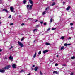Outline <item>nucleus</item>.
Returning <instances> with one entry per match:
<instances>
[{"label":"nucleus","instance_id":"obj_1","mask_svg":"<svg viewBox=\"0 0 75 75\" xmlns=\"http://www.w3.org/2000/svg\"><path fill=\"white\" fill-rule=\"evenodd\" d=\"M29 2L30 3V4H31V5H28L27 6V8L28 9V10H31V9H32V8H33V1L32 0H29ZM28 7H29V9L28 8Z\"/></svg>","mask_w":75,"mask_h":75},{"label":"nucleus","instance_id":"obj_2","mask_svg":"<svg viewBox=\"0 0 75 75\" xmlns=\"http://www.w3.org/2000/svg\"><path fill=\"white\" fill-rule=\"evenodd\" d=\"M18 43L19 45L21 47V48L24 47V45H23L22 43L20 41H18Z\"/></svg>","mask_w":75,"mask_h":75},{"label":"nucleus","instance_id":"obj_3","mask_svg":"<svg viewBox=\"0 0 75 75\" xmlns=\"http://www.w3.org/2000/svg\"><path fill=\"white\" fill-rule=\"evenodd\" d=\"M11 66L10 65H8L5 66L4 68H3L4 69L6 70L7 69H9Z\"/></svg>","mask_w":75,"mask_h":75},{"label":"nucleus","instance_id":"obj_4","mask_svg":"<svg viewBox=\"0 0 75 75\" xmlns=\"http://www.w3.org/2000/svg\"><path fill=\"white\" fill-rule=\"evenodd\" d=\"M10 9L11 12H13V13H15V11H14V8H13V7H10Z\"/></svg>","mask_w":75,"mask_h":75},{"label":"nucleus","instance_id":"obj_5","mask_svg":"<svg viewBox=\"0 0 75 75\" xmlns=\"http://www.w3.org/2000/svg\"><path fill=\"white\" fill-rule=\"evenodd\" d=\"M16 64H13L12 65V67L13 68H16Z\"/></svg>","mask_w":75,"mask_h":75},{"label":"nucleus","instance_id":"obj_6","mask_svg":"<svg viewBox=\"0 0 75 75\" xmlns=\"http://www.w3.org/2000/svg\"><path fill=\"white\" fill-rule=\"evenodd\" d=\"M5 72V70L3 69H0V72H1L2 73H4Z\"/></svg>","mask_w":75,"mask_h":75},{"label":"nucleus","instance_id":"obj_7","mask_svg":"<svg viewBox=\"0 0 75 75\" xmlns=\"http://www.w3.org/2000/svg\"><path fill=\"white\" fill-rule=\"evenodd\" d=\"M48 52V50H45L43 51V53H44V54H45L46 52Z\"/></svg>","mask_w":75,"mask_h":75},{"label":"nucleus","instance_id":"obj_8","mask_svg":"<svg viewBox=\"0 0 75 75\" xmlns=\"http://www.w3.org/2000/svg\"><path fill=\"white\" fill-rule=\"evenodd\" d=\"M34 70L35 71H36L38 70V67L36 66L35 67Z\"/></svg>","mask_w":75,"mask_h":75},{"label":"nucleus","instance_id":"obj_9","mask_svg":"<svg viewBox=\"0 0 75 75\" xmlns=\"http://www.w3.org/2000/svg\"><path fill=\"white\" fill-rule=\"evenodd\" d=\"M70 8H71V7L70 6H68L66 9V10H69Z\"/></svg>","mask_w":75,"mask_h":75},{"label":"nucleus","instance_id":"obj_10","mask_svg":"<svg viewBox=\"0 0 75 75\" xmlns=\"http://www.w3.org/2000/svg\"><path fill=\"white\" fill-rule=\"evenodd\" d=\"M3 11H4L6 12V13L8 12V11H7V10L5 9H3Z\"/></svg>","mask_w":75,"mask_h":75},{"label":"nucleus","instance_id":"obj_11","mask_svg":"<svg viewBox=\"0 0 75 75\" xmlns=\"http://www.w3.org/2000/svg\"><path fill=\"white\" fill-rule=\"evenodd\" d=\"M36 55H37V52H35V54L34 55L33 58H35Z\"/></svg>","mask_w":75,"mask_h":75},{"label":"nucleus","instance_id":"obj_12","mask_svg":"<svg viewBox=\"0 0 75 75\" xmlns=\"http://www.w3.org/2000/svg\"><path fill=\"white\" fill-rule=\"evenodd\" d=\"M37 29H35L33 30V33H34L35 32H37Z\"/></svg>","mask_w":75,"mask_h":75},{"label":"nucleus","instance_id":"obj_13","mask_svg":"<svg viewBox=\"0 0 75 75\" xmlns=\"http://www.w3.org/2000/svg\"><path fill=\"white\" fill-rule=\"evenodd\" d=\"M9 58L10 59H11V60H12V59H13V58L11 56H10Z\"/></svg>","mask_w":75,"mask_h":75},{"label":"nucleus","instance_id":"obj_14","mask_svg":"<svg viewBox=\"0 0 75 75\" xmlns=\"http://www.w3.org/2000/svg\"><path fill=\"white\" fill-rule=\"evenodd\" d=\"M23 4H25L27 3V1L25 0H24L23 1Z\"/></svg>","mask_w":75,"mask_h":75},{"label":"nucleus","instance_id":"obj_15","mask_svg":"<svg viewBox=\"0 0 75 75\" xmlns=\"http://www.w3.org/2000/svg\"><path fill=\"white\" fill-rule=\"evenodd\" d=\"M45 44L46 45H51V44L48 43V42H46L45 43Z\"/></svg>","mask_w":75,"mask_h":75},{"label":"nucleus","instance_id":"obj_16","mask_svg":"<svg viewBox=\"0 0 75 75\" xmlns=\"http://www.w3.org/2000/svg\"><path fill=\"white\" fill-rule=\"evenodd\" d=\"M64 37H65V36H62L61 38H60V39L62 40H64Z\"/></svg>","mask_w":75,"mask_h":75},{"label":"nucleus","instance_id":"obj_17","mask_svg":"<svg viewBox=\"0 0 75 75\" xmlns=\"http://www.w3.org/2000/svg\"><path fill=\"white\" fill-rule=\"evenodd\" d=\"M54 5H55V2H53V3H52V5H51V6H54Z\"/></svg>","mask_w":75,"mask_h":75},{"label":"nucleus","instance_id":"obj_18","mask_svg":"<svg viewBox=\"0 0 75 75\" xmlns=\"http://www.w3.org/2000/svg\"><path fill=\"white\" fill-rule=\"evenodd\" d=\"M24 72V71L23 70H21V71H19L20 73H22V72Z\"/></svg>","mask_w":75,"mask_h":75},{"label":"nucleus","instance_id":"obj_19","mask_svg":"<svg viewBox=\"0 0 75 75\" xmlns=\"http://www.w3.org/2000/svg\"><path fill=\"white\" fill-rule=\"evenodd\" d=\"M54 73H55V74H58V72L56 71H54L53 72V73L54 74Z\"/></svg>","mask_w":75,"mask_h":75},{"label":"nucleus","instance_id":"obj_20","mask_svg":"<svg viewBox=\"0 0 75 75\" xmlns=\"http://www.w3.org/2000/svg\"><path fill=\"white\" fill-rule=\"evenodd\" d=\"M64 47L62 46L61 47V50H63V49H64Z\"/></svg>","mask_w":75,"mask_h":75},{"label":"nucleus","instance_id":"obj_21","mask_svg":"<svg viewBox=\"0 0 75 75\" xmlns=\"http://www.w3.org/2000/svg\"><path fill=\"white\" fill-rule=\"evenodd\" d=\"M41 54V51H40L38 53V54H39V55H40V54Z\"/></svg>","mask_w":75,"mask_h":75},{"label":"nucleus","instance_id":"obj_22","mask_svg":"<svg viewBox=\"0 0 75 75\" xmlns=\"http://www.w3.org/2000/svg\"><path fill=\"white\" fill-rule=\"evenodd\" d=\"M46 13V11H45L42 13L43 15H44L45 14V13Z\"/></svg>","mask_w":75,"mask_h":75},{"label":"nucleus","instance_id":"obj_23","mask_svg":"<svg viewBox=\"0 0 75 75\" xmlns=\"http://www.w3.org/2000/svg\"><path fill=\"white\" fill-rule=\"evenodd\" d=\"M75 56H73V57H71V59H75Z\"/></svg>","mask_w":75,"mask_h":75},{"label":"nucleus","instance_id":"obj_24","mask_svg":"<svg viewBox=\"0 0 75 75\" xmlns=\"http://www.w3.org/2000/svg\"><path fill=\"white\" fill-rule=\"evenodd\" d=\"M40 74L41 75H43L42 73L41 72V71H40Z\"/></svg>","mask_w":75,"mask_h":75},{"label":"nucleus","instance_id":"obj_25","mask_svg":"<svg viewBox=\"0 0 75 75\" xmlns=\"http://www.w3.org/2000/svg\"><path fill=\"white\" fill-rule=\"evenodd\" d=\"M56 29V28H52V30H55Z\"/></svg>","mask_w":75,"mask_h":75},{"label":"nucleus","instance_id":"obj_26","mask_svg":"<svg viewBox=\"0 0 75 75\" xmlns=\"http://www.w3.org/2000/svg\"><path fill=\"white\" fill-rule=\"evenodd\" d=\"M52 20H53L51 18L50 19V23H52Z\"/></svg>","mask_w":75,"mask_h":75},{"label":"nucleus","instance_id":"obj_27","mask_svg":"<svg viewBox=\"0 0 75 75\" xmlns=\"http://www.w3.org/2000/svg\"><path fill=\"white\" fill-rule=\"evenodd\" d=\"M62 66H64V67H65V66H66V64H62Z\"/></svg>","mask_w":75,"mask_h":75},{"label":"nucleus","instance_id":"obj_28","mask_svg":"<svg viewBox=\"0 0 75 75\" xmlns=\"http://www.w3.org/2000/svg\"><path fill=\"white\" fill-rule=\"evenodd\" d=\"M50 28H49L48 29H47V31H50Z\"/></svg>","mask_w":75,"mask_h":75},{"label":"nucleus","instance_id":"obj_29","mask_svg":"<svg viewBox=\"0 0 75 75\" xmlns=\"http://www.w3.org/2000/svg\"><path fill=\"white\" fill-rule=\"evenodd\" d=\"M64 46H67V43H65L64 44Z\"/></svg>","mask_w":75,"mask_h":75},{"label":"nucleus","instance_id":"obj_30","mask_svg":"<svg viewBox=\"0 0 75 75\" xmlns=\"http://www.w3.org/2000/svg\"><path fill=\"white\" fill-rule=\"evenodd\" d=\"M11 17V15H10V16L8 17L9 18H10Z\"/></svg>","mask_w":75,"mask_h":75},{"label":"nucleus","instance_id":"obj_31","mask_svg":"<svg viewBox=\"0 0 75 75\" xmlns=\"http://www.w3.org/2000/svg\"><path fill=\"white\" fill-rule=\"evenodd\" d=\"M24 25V23H23L21 25L22 26Z\"/></svg>","mask_w":75,"mask_h":75},{"label":"nucleus","instance_id":"obj_32","mask_svg":"<svg viewBox=\"0 0 75 75\" xmlns=\"http://www.w3.org/2000/svg\"><path fill=\"white\" fill-rule=\"evenodd\" d=\"M58 64L57 63L56 64H55V66H58Z\"/></svg>","mask_w":75,"mask_h":75},{"label":"nucleus","instance_id":"obj_33","mask_svg":"<svg viewBox=\"0 0 75 75\" xmlns=\"http://www.w3.org/2000/svg\"><path fill=\"white\" fill-rule=\"evenodd\" d=\"M40 24H42L43 23V22L42 21V22H40Z\"/></svg>","mask_w":75,"mask_h":75},{"label":"nucleus","instance_id":"obj_34","mask_svg":"<svg viewBox=\"0 0 75 75\" xmlns=\"http://www.w3.org/2000/svg\"><path fill=\"white\" fill-rule=\"evenodd\" d=\"M23 40H24V37H23V38L21 39V41H23Z\"/></svg>","mask_w":75,"mask_h":75},{"label":"nucleus","instance_id":"obj_35","mask_svg":"<svg viewBox=\"0 0 75 75\" xmlns=\"http://www.w3.org/2000/svg\"><path fill=\"white\" fill-rule=\"evenodd\" d=\"M28 20H32V19L31 18H28Z\"/></svg>","mask_w":75,"mask_h":75},{"label":"nucleus","instance_id":"obj_36","mask_svg":"<svg viewBox=\"0 0 75 75\" xmlns=\"http://www.w3.org/2000/svg\"><path fill=\"white\" fill-rule=\"evenodd\" d=\"M4 59H7V57H6L4 58Z\"/></svg>","mask_w":75,"mask_h":75},{"label":"nucleus","instance_id":"obj_37","mask_svg":"<svg viewBox=\"0 0 75 75\" xmlns=\"http://www.w3.org/2000/svg\"><path fill=\"white\" fill-rule=\"evenodd\" d=\"M49 9V8H47L45 9V10H48Z\"/></svg>","mask_w":75,"mask_h":75},{"label":"nucleus","instance_id":"obj_38","mask_svg":"<svg viewBox=\"0 0 75 75\" xmlns=\"http://www.w3.org/2000/svg\"><path fill=\"white\" fill-rule=\"evenodd\" d=\"M10 25H13V23H10Z\"/></svg>","mask_w":75,"mask_h":75},{"label":"nucleus","instance_id":"obj_39","mask_svg":"<svg viewBox=\"0 0 75 75\" xmlns=\"http://www.w3.org/2000/svg\"><path fill=\"white\" fill-rule=\"evenodd\" d=\"M70 25H73V23H70Z\"/></svg>","mask_w":75,"mask_h":75},{"label":"nucleus","instance_id":"obj_40","mask_svg":"<svg viewBox=\"0 0 75 75\" xmlns=\"http://www.w3.org/2000/svg\"><path fill=\"white\" fill-rule=\"evenodd\" d=\"M71 75H74V73H71L70 74Z\"/></svg>","mask_w":75,"mask_h":75},{"label":"nucleus","instance_id":"obj_41","mask_svg":"<svg viewBox=\"0 0 75 75\" xmlns=\"http://www.w3.org/2000/svg\"><path fill=\"white\" fill-rule=\"evenodd\" d=\"M47 24V23H44V25H46Z\"/></svg>","mask_w":75,"mask_h":75},{"label":"nucleus","instance_id":"obj_42","mask_svg":"<svg viewBox=\"0 0 75 75\" xmlns=\"http://www.w3.org/2000/svg\"><path fill=\"white\" fill-rule=\"evenodd\" d=\"M67 45H71V44H67Z\"/></svg>","mask_w":75,"mask_h":75},{"label":"nucleus","instance_id":"obj_43","mask_svg":"<svg viewBox=\"0 0 75 75\" xmlns=\"http://www.w3.org/2000/svg\"><path fill=\"white\" fill-rule=\"evenodd\" d=\"M71 37H69L68 38V40H70V39H71Z\"/></svg>","mask_w":75,"mask_h":75},{"label":"nucleus","instance_id":"obj_44","mask_svg":"<svg viewBox=\"0 0 75 75\" xmlns=\"http://www.w3.org/2000/svg\"><path fill=\"white\" fill-rule=\"evenodd\" d=\"M31 75V73H29L27 75Z\"/></svg>","mask_w":75,"mask_h":75},{"label":"nucleus","instance_id":"obj_45","mask_svg":"<svg viewBox=\"0 0 75 75\" xmlns=\"http://www.w3.org/2000/svg\"><path fill=\"white\" fill-rule=\"evenodd\" d=\"M39 27V25H38L37 26H36V27Z\"/></svg>","mask_w":75,"mask_h":75},{"label":"nucleus","instance_id":"obj_46","mask_svg":"<svg viewBox=\"0 0 75 75\" xmlns=\"http://www.w3.org/2000/svg\"><path fill=\"white\" fill-rule=\"evenodd\" d=\"M37 21H38V20H36V21H35V22H37Z\"/></svg>","mask_w":75,"mask_h":75},{"label":"nucleus","instance_id":"obj_47","mask_svg":"<svg viewBox=\"0 0 75 75\" xmlns=\"http://www.w3.org/2000/svg\"><path fill=\"white\" fill-rule=\"evenodd\" d=\"M2 50H3L2 49H0V52H1Z\"/></svg>","mask_w":75,"mask_h":75},{"label":"nucleus","instance_id":"obj_48","mask_svg":"<svg viewBox=\"0 0 75 75\" xmlns=\"http://www.w3.org/2000/svg\"><path fill=\"white\" fill-rule=\"evenodd\" d=\"M64 4H65V3L64 2L63 3V5H64Z\"/></svg>","mask_w":75,"mask_h":75},{"label":"nucleus","instance_id":"obj_49","mask_svg":"<svg viewBox=\"0 0 75 75\" xmlns=\"http://www.w3.org/2000/svg\"><path fill=\"white\" fill-rule=\"evenodd\" d=\"M33 67H35V65H33Z\"/></svg>","mask_w":75,"mask_h":75},{"label":"nucleus","instance_id":"obj_50","mask_svg":"<svg viewBox=\"0 0 75 75\" xmlns=\"http://www.w3.org/2000/svg\"><path fill=\"white\" fill-rule=\"evenodd\" d=\"M32 70L33 71V70H34V69L33 68H32Z\"/></svg>","mask_w":75,"mask_h":75},{"label":"nucleus","instance_id":"obj_51","mask_svg":"<svg viewBox=\"0 0 75 75\" xmlns=\"http://www.w3.org/2000/svg\"><path fill=\"white\" fill-rule=\"evenodd\" d=\"M13 48V47H12V46H11L10 48L9 49H11V48Z\"/></svg>","mask_w":75,"mask_h":75},{"label":"nucleus","instance_id":"obj_52","mask_svg":"<svg viewBox=\"0 0 75 75\" xmlns=\"http://www.w3.org/2000/svg\"><path fill=\"white\" fill-rule=\"evenodd\" d=\"M57 57H58V55H57Z\"/></svg>","mask_w":75,"mask_h":75},{"label":"nucleus","instance_id":"obj_53","mask_svg":"<svg viewBox=\"0 0 75 75\" xmlns=\"http://www.w3.org/2000/svg\"><path fill=\"white\" fill-rule=\"evenodd\" d=\"M73 28L72 27H71V29H72V28Z\"/></svg>","mask_w":75,"mask_h":75},{"label":"nucleus","instance_id":"obj_54","mask_svg":"<svg viewBox=\"0 0 75 75\" xmlns=\"http://www.w3.org/2000/svg\"><path fill=\"white\" fill-rule=\"evenodd\" d=\"M1 22H0V24H1Z\"/></svg>","mask_w":75,"mask_h":75},{"label":"nucleus","instance_id":"obj_55","mask_svg":"<svg viewBox=\"0 0 75 75\" xmlns=\"http://www.w3.org/2000/svg\"><path fill=\"white\" fill-rule=\"evenodd\" d=\"M0 33H1V31H0Z\"/></svg>","mask_w":75,"mask_h":75},{"label":"nucleus","instance_id":"obj_56","mask_svg":"<svg viewBox=\"0 0 75 75\" xmlns=\"http://www.w3.org/2000/svg\"><path fill=\"white\" fill-rule=\"evenodd\" d=\"M53 0H52V1H53Z\"/></svg>","mask_w":75,"mask_h":75},{"label":"nucleus","instance_id":"obj_57","mask_svg":"<svg viewBox=\"0 0 75 75\" xmlns=\"http://www.w3.org/2000/svg\"><path fill=\"white\" fill-rule=\"evenodd\" d=\"M0 18H1L0 17Z\"/></svg>","mask_w":75,"mask_h":75},{"label":"nucleus","instance_id":"obj_58","mask_svg":"<svg viewBox=\"0 0 75 75\" xmlns=\"http://www.w3.org/2000/svg\"><path fill=\"white\" fill-rule=\"evenodd\" d=\"M1 54L0 53V55H1Z\"/></svg>","mask_w":75,"mask_h":75}]
</instances>
